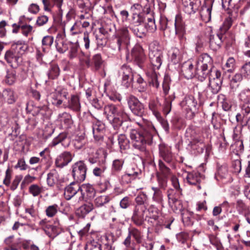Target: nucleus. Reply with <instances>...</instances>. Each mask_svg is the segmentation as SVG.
Wrapping results in <instances>:
<instances>
[{"mask_svg":"<svg viewBox=\"0 0 250 250\" xmlns=\"http://www.w3.org/2000/svg\"><path fill=\"white\" fill-rule=\"evenodd\" d=\"M232 22L231 18L228 17L226 18L222 26L220 27L221 33L222 34L226 33L231 26Z\"/></svg>","mask_w":250,"mask_h":250,"instance_id":"5fc2aeb1","label":"nucleus"},{"mask_svg":"<svg viewBox=\"0 0 250 250\" xmlns=\"http://www.w3.org/2000/svg\"><path fill=\"white\" fill-rule=\"evenodd\" d=\"M73 178L77 182H82L85 178L86 167L82 161L75 163L72 167Z\"/></svg>","mask_w":250,"mask_h":250,"instance_id":"0eeeda50","label":"nucleus"},{"mask_svg":"<svg viewBox=\"0 0 250 250\" xmlns=\"http://www.w3.org/2000/svg\"><path fill=\"white\" fill-rule=\"evenodd\" d=\"M16 79V71L13 69L7 70L4 79L5 83L9 85H13L15 83Z\"/></svg>","mask_w":250,"mask_h":250,"instance_id":"a19ab883","label":"nucleus"},{"mask_svg":"<svg viewBox=\"0 0 250 250\" xmlns=\"http://www.w3.org/2000/svg\"><path fill=\"white\" fill-rule=\"evenodd\" d=\"M185 181L190 185L196 186L198 189L201 188L205 177L198 172H185Z\"/></svg>","mask_w":250,"mask_h":250,"instance_id":"9d476101","label":"nucleus"},{"mask_svg":"<svg viewBox=\"0 0 250 250\" xmlns=\"http://www.w3.org/2000/svg\"><path fill=\"white\" fill-rule=\"evenodd\" d=\"M220 71L214 70L212 73L208 74L207 77L209 78L208 87L213 94H217L221 89L222 80Z\"/></svg>","mask_w":250,"mask_h":250,"instance_id":"423d86ee","label":"nucleus"},{"mask_svg":"<svg viewBox=\"0 0 250 250\" xmlns=\"http://www.w3.org/2000/svg\"><path fill=\"white\" fill-rule=\"evenodd\" d=\"M33 26L29 24L21 26V34L27 37L31 35L33 31Z\"/></svg>","mask_w":250,"mask_h":250,"instance_id":"bf43d9fd","label":"nucleus"},{"mask_svg":"<svg viewBox=\"0 0 250 250\" xmlns=\"http://www.w3.org/2000/svg\"><path fill=\"white\" fill-rule=\"evenodd\" d=\"M58 120L61 123L63 124L66 127H69L72 123L71 115L67 112L59 114L58 117Z\"/></svg>","mask_w":250,"mask_h":250,"instance_id":"58836bf2","label":"nucleus"},{"mask_svg":"<svg viewBox=\"0 0 250 250\" xmlns=\"http://www.w3.org/2000/svg\"><path fill=\"white\" fill-rule=\"evenodd\" d=\"M124 164V160L122 159L114 160L112 163V170L117 172L121 171Z\"/></svg>","mask_w":250,"mask_h":250,"instance_id":"603ef678","label":"nucleus"},{"mask_svg":"<svg viewBox=\"0 0 250 250\" xmlns=\"http://www.w3.org/2000/svg\"><path fill=\"white\" fill-rule=\"evenodd\" d=\"M159 160L166 162L167 164L171 163L173 160V155L171 152V147L164 144H161L159 146Z\"/></svg>","mask_w":250,"mask_h":250,"instance_id":"4468645a","label":"nucleus"},{"mask_svg":"<svg viewBox=\"0 0 250 250\" xmlns=\"http://www.w3.org/2000/svg\"><path fill=\"white\" fill-rule=\"evenodd\" d=\"M4 60L13 68H17L22 62V58L20 57L10 49L5 52Z\"/></svg>","mask_w":250,"mask_h":250,"instance_id":"2eb2a0df","label":"nucleus"},{"mask_svg":"<svg viewBox=\"0 0 250 250\" xmlns=\"http://www.w3.org/2000/svg\"><path fill=\"white\" fill-rule=\"evenodd\" d=\"M133 23L134 26L144 25L142 23L144 22V17L137 13H134L132 16Z\"/></svg>","mask_w":250,"mask_h":250,"instance_id":"4d7b16f0","label":"nucleus"},{"mask_svg":"<svg viewBox=\"0 0 250 250\" xmlns=\"http://www.w3.org/2000/svg\"><path fill=\"white\" fill-rule=\"evenodd\" d=\"M68 107L74 111H80L81 104L78 96L76 95L71 96L70 100L68 102Z\"/></svg>","mask_w":250,"mask_h":250,"instance_id":"473e14b6","label":"nucleus"},{"mask_svg":"<svg viewBox=\"0 0 250 250\" xmlns=\"http://www.w3.org/2000/svg\"><path fill=\"white\" fill-rule=\"evenodd\" d=\"M14 236L11 235L6 238L4 241L5 244L8 246L15 247L17 248L19 241L14 240Z\"/></svg>","mask_w":250,"mask_h":250,"instance_id":"052dcab7","label":"nucleus"},{"mask_svg":"<svg viewBox=\"0 0 250 250\" xmlns=\"http://www.w3.org/2000/svg\"><path fill=\"white\" fill-rule=\"evenodd\" d=\"M48 19L46 15H40L37 17L36 23L39 26H43L48 22Z\"/></svg>","mask_w":250,"mask_h":250,"instance_id":"680f3d73","label":"nucleus"},{"mask_svg":"<svg viewBox=\"0 0 250 250\" xmlns=\"http://www.w3.org/2000/svg\"><path fill=\"white\" fill-rule=\"evenodd\" d=\"M148 55L153 70L159 69L163 61V54L162 48L157 41L150 43Z\"/></svg>","mask_w":250,"mask_h":250,"instance_id":"20e7f679","label":"nucleus"},{"mask_svg":"<svg viewBox=\"0 0 250 250\" xmlns=\"http://www.w3.org/2000/svg\"><path fill=\"white\" fill-rule=\"evenodd\" d=\"M239 99L241 101V108L244 115L250 113V90H242L239 94Z\"/></svg>","mask_w":250,"mask_h":250,"instance_id":"f8f14e48","label":"nucleus"},{"mask_svg":"<svg viewBox=\"0 0 250 250\" xmlns=\"http://www.w3.org/2000/svg\"><path fill=\"white\" fill-rule=\"evenodd\" d=\"M132 31L137 37L141 38L145 36L146 29L145 25L134 26L132 28Z\"/></svg>","mask_w":250,"mask_h":250,"instance_id":"09e8293b","label":"nucleus"},{"mask_svg":"<svg viewBox=\"0 0 250 250\" xmlns=\"http://www.w3.org/2000/svg\"><path fill=\"white\" fill-rule=\"evenodd\" d=\"M130 56L131 59L142 67L146 58L142 47L139 45H135L131 50Z\"/></svg>","mask_w":250,"mask_h":250,"instance_id":"9b49d317","label":"nucleus"},{"mask_svg":"<svg viewBox=\"0 0 250 250\" xmlns=\"http://www.w3.org/2000/svg\"><path fill=\"white\" fill-rule=\"evenodd\" d=\"M70 45V50L69 56L70 58L72 59L77 56L79 45L76 43H71Z\"/></svg>","mask_w":250,"mask_h":250,"instance_id":"338daca9","label":"nucleus"},{"mask_svg":"<svg viewBox=\"0 0 250 250\" xmlns=\"http://www.w3.org/2000/svg\"><path fill=\"white\" fill-rule=\"evenodd\" d=\"M147 208L143 207L135 206L133 210L131 221L136 226H141L144 222L145 213Z\"/></svg>","mask_w":250,"mask_h":250,"instance_id":"ddd939ff","label":"nucleus"},{"mask_svg":"<svg viewBox=\"0 0 250 250\" xmlns=\"http://www.w3.org/2000/svg\"><path fill=\"white\" fill-rule=\"evenodd\" d=\"M58 206L56 204L48 206L45 209L46 215L48 217H54L58 212Z\"/></svg>","mask_w":250,"mask_h":250,"instance_id":"3c124183","label":"nucleus"},{"mask_svg":"<svg viewBox=\"0 0 250 250\" xmlns=\"http://www.w3.org/2000/svg\"><path fill=\"white\" fill-rule=\"evenodd\" d=\"M73 156L68 151H64L59 155L55 160V165L58 167L62 168L71 162Z\"/></svg>","mask_w":250,"mask_h":250,"instance_id":"a211bd4d","label":"nucleus"},{"mask_svg":"<svg viewBox=\"0 0 250 250\" xmlns=\"http://www.w3.org/2000/svg\"><path fill=\"white\" fill-rule=\"evenodd\" d=\"M92 130L95 140H101L104 136V125L100 123H96L93 125Z\"/></svg>","mask_w":250,"mask_h":250,"instance_id":"c85d7f7f","label":"nucleus"},{"mask_svg":"<svg viewBox=\"0 0 250 250\" xmlns=\"http://www.w3.org/2000/svg\"><path fill=\"white\" fill-rule=\"evenodd\" d=\"M59 174L55 169H51L47 174V183L49 186H54L58 182Z\"/></svg>","mask_w":250,"mask_h":250,"instance_id":"e433bc0d","label":"nucleus"},{"mask_svg":"<svg viewBox=\"0 0 250 250\" xmlns=\"http://www.w3.org/2000/svg\"><path fill=\"white\" fill-rule=\"evenodd\" d=\"M242 79L243 77L242 74L240 73H236L232 77L230 82V86L233 91H235L236 90Z\"/></svg>","mask_w":250,"mask_h":250,"instance_id":"37998d69","label":"nucleus"},{"mask_svg":"<svg viewBox=\"0 0 250 250\" xmlns=\"http://www.w3.org/2000/svg\"><path fill=\"white\" fill-rule=\"evenodd\" d=\"M28 45L24 41H18L13 42L10 49L21 58L22 56L27 51Z\"/></svg>","mask_w":250,"mask_h":250,"instance_id":"4be33fe9","label":"nucleus"},{"mask_svg":"<svg viewBox=\"0 0 250 250\" xmlns=\"http://www.w3.org/2000/svg\"><path fill=\"white\" fill-rule=\"evenodd\" d=\"M60 73V70L58 65L56 64L53 63L50 64L47 75L49 79L54 80L58 77Z\"/></svg>","mask_w":250,"mask_h":250,"instance_id":"4c0bfd02","label":"nucleus"},{"mask_svg":"<svg viewBox=\"0 0 250 250\" xmlns=\"http://www.w3.org/2000/svg\"><path fill=\"white\" fill-rule=\"evenodd\" d=\"M2 96L3 99L9 104L14 103L16 100V96L13 90L9 88L3 90Z\"/></svg>","mask_w":250,"mask_h":250,"instance_id":"f704fd0d","label":"nucleus"},{"mask_svg":"<svg viewBox=\"0 0 250 250\" xmlns=\"http://www.w3.org/2000/svg\"><path fill=\"white\" fill-rule=\"evenodd\" d=\"M56 48L59 52L62 53L68 50V46L67 44L63 42V41H60V42H57Z\"/></svg>","mask_w":250,"mask_h":250,"instance_id":"69168bd1","label":"nucleus"},{"mask_svg":"<svg viewBox=\"0 0 250 250\" xmlns=\"http://www.w3.org/2000/svg\"><path fill=\"white\" fill-rule=\"evenodd\" d=\"M94 205L92 203L87 202L79 207L76 210V214L80 217L83 218L86 215L93 210Z\"/></svg>","mask_w":250,"mask_h":250,"instance_id":"bb28decb","label":"nucleus"},{"mask_svg":"<svg viewBox=\"0 0 250 250\" xmlns=\"http://www.w3.org/2000/svg\"><path fill=\"white\" fill-rule=\"evenodd\" d=\"M174 25L176 34L182 42L185 41L186 40V38L184 37V33L185 32V24L180 15H177L176 16Z\"/></svg>","mask_w":250,"mask_h":250,"instance_id":"aec40b11","label":"nucleus"},{"mask_svg":"<svg viewBox=\"0 0 250 250\" xmlns=\"http://www.w3.org/2000/svg\"><path fill=\"white\" fill-rule=\"evenodd\" d=\"M236 208L240 213L245 214L249 211L247 206L242 200H238L236 204Z\"/></svg>","mask_w":250,"mask_h":250,"instance_id":"13d9d810","label":"nucleus"},{"mask_svg":"<svg viewBox=\"0 0 250 250\" xmlns=\"http://www.w3.org/2000/svg\"><path fill=\"white\" fill-rule=\"evenodd\" d=\"M125 173L135 180L141 174V172L136 166H131L127 168Z\"/></svg>","mask_w":250,"mask_h":250,"instance_id":"79ce46f5","label":"nucleus"},{"mask_svg":"<svg viewBox=\"0 0 250 250\" xmlns=\"http://www.w3.org/2000/svg\"><path fill=\"white\" fill-rule=\"evenodd\" d=\"M160 105L161 104L158 99L151 100L148 104L149 109L152 111L157 119L161 118V115L159 111Z\"/></svg>","mask_w":250,"mask_h":250,"instance_id":"2f4dec72","label":"nucleus"},{"mask_svg":"<svg viewBox=\"0 0 250 250\" xmlns=\"http://www.w3.org/2000/svg\"><path fill=\"white\" fill-rule=\"evenodd\" d=\"M104 114L114 127L121 125L128 119V115L120 108L113 104H108L104 107Z\"/></svg>","mask_w":250,"mask_h":250,"instance_id":"f03ea898","label":"nucleus"},{"mask_svg":"<svg viewBox=\"0 0 250 250\" xmlns=\"http://www.w3.org/2000/svg\"><path fill=\"white\" fill-rule=\"evenodd\" d=\"M116 38L119 50L123 48H128L130 43V37L127 27H123L119 29L117 32Z\"/></svg>","mask_w":250,"mask_h":250,"instance_id":"39448f33","label":"nucleus"},{"mask_svg":"<svg viewBox=\"0 0 250 250\" xmlns=\"http://www.w3.org/2000/svg\"><path fill=\"white\" fill-rule=\"evenodd\" d=\"M235 61L234 59L232 57H230L227 60V62L223 66V69L228 72H232L235 68Z\"/></svg>","mask_w":250,"mask_h":250,"instance_id":"de8ad7c7","label":"nucleus"},{"mask_svg":"<svg viewBox=\"0 0 250 250\" xmlns=\"http://www.w3.org/2000/svg\"><path fill=\"white\" fill-rule=\"evenodd\" d=\"M212 5V0H207L202 7L200 11L201 18L205 23L209 22L211 20Z\"/></svg>","mask_w":250,"mask_h":250,"instance_id":"412c9836","label":"nucleus"},{"mask_svg":"<svg viewBox=\"0 0 250 250\" xmlns=\"http://www.w3.org/2000/svg\"><path fill=\"white\" fill-rule=\"evenodd\" d=\"M159 169L162 175H157L159 186L161 188H165L167 185V178L171 175V170L161 160L158 162Z\"/></svg>","mask_w":250,"mask_h":250,"instance_id":"6e6552de","label":"nucleus"},{"mask_svg":"<svg viewBox=\"0 0 250 250\" xmlns=\"http://www.w3.org/2000/svg\"><path fill=\"white\" fill-rule=\"evenodd\" d=\"M68 93L65 89L56 90L52 97V103L53 104L59 106L62 104L63 100L67 99Z\"/></svg>","mask_w":250,"mask_h":250,"instance_id":"5701e85b","label":"nucleus"},{"mask_svg":"<svg viewBox=\"0 0 250 250\" xmlns=\"http://www.w3.org/2000/svg\"><path fill=\"white\" fill-rule=\"evenodd\" d=\"M223 34L220 33L216 36H211L209 41V46L213 50H217L220 46L222 42Z\"/></svg>","mask_w":250,"mask_h":250,"instance_id":"c756f323","label":"nucleus"},{"mask_svg":"<svg viewBox=\"0 0 250 250\" xmlns=\"http://www.w3.org/2000/svg\"><path fill=\"white\" fill-rule=\"evenodd\" d=\"M66 138L65 133H60L57 137L54 138L52 142V145L55 146L60 143H62Z\"/></svg>","mask_w":250,"mask_h":250,"instance_id":"774afa93","label":"nucleus"},{"mask_svg":"<svg viewBox=\"0 0 250 250\" xmlns=\"http://www.w3.org/2000/svg\"><path fill=\"white\" fill-rule=\"evenodd\" d=\"M42 190V188L37 184H32L29 188V193L34 197L39 196Z\"/></svg>","mask_w":250,"mask_h":250,"instance_id":"8fccbe9b","label":"nucleus"},{"mask_svg":"<svg viewBox=\"0 0 250 250\" xmlns=\"http://www.w3.org/2000/svg\"><path fill=\"white\" fill-rule=\"evenodd\" d=\"M120 73L122 76V84L126 87H128L133 79L131 68L127 65H124L121 68Z\"/></svg>","mask_w":250,"mask_h":250,"instance_id":"dca6fc26","label":"nucleus"},{"mask_svg":"<svg viewBox=\"0 0 250 250\" xmlns=\"http://www.w3.org/2000/svg\"><path fill=\"white\" fill-rule=\"evenodd\" d=\"M182 3L188 14L194 13L198 9L199 0H182Z\"/></svg>","mask_w":250,"mask_h":250,"instance_id":"393cba45","label":"nucleus"},{"mask_svg":"<svg viewBox=\"0 0 250 250\" xmlns=\"http://www.w3.org/2000/svg\"><path fill=\"white\" fill-rule=\"evenodd\" d=\"M135 206L143 207L147 208L148 201L147 196L144 193H139L135 198Z\"/></svg>","mask_w":250,"mask_h":250,"instance_id":"c9c22d12","label":"nucleus"},{"mask_svg":"<svg viewBox=\"0 0 250 250\" xmlns=\"http://www.w3.org/2000/svg\"><path fill=\"white\" fill-rule=\"evenodd\" d=\"M195 74H196V69L194 70L192 63L188 64V68L185 70L186 77L188 79L191 78Z\"/></svg>","mask_w":250,"mask_h":250,"instance_id":"0e129e2a","label":"nucleus"},{"mask_svg":"<svg viewBox=\"0 0 250 250\" xmlns=\"http://www.w3.org/2000/svg\"><path fill=\"white\" fill-rule=\"evenodd\" d=\"M118 143L120 151L123 153L124 151L128 149L130 147V142L127 137L124 134H120L118 136Z\"/></svg>","mask_w":250,"mask_h":250,"instance_id":"7c9ffc66","label":"nucleus"},{"mask_svg":"<svg viewBox=\"0 0 250 250\" xmlns=\"http://www.w3.org/2000/svg\"><path fill=\"white\" fill-rule=\"evenodd\" d=\"M127 104L132 112L137 116H141L144 112L143 104L134 96L127 98Z\"/></svg>","mask_w":250,"mask_h":250,"instance_id":"1a4fd4ad","label":"nucleus"},{"mask_svg":"<svg viewBox=\"0 0 250 250\" xmlns=\"http://www.w3.org/2000/svg\"><path fill=\"white\" fill-rule=\"evenodd\" d=\"M146 75L148 78L149 84L155 88H158L159 86L158 74L155 72V70H151L146 73Z\"/></svg>","mask_w":250,"mask_h":250,"instance_id":"72a5a7b5","label":"nucleus"},{"mask_svg":"<svg viewBox=\"0 0 250 250\" xmlns=\"http://www.w3.org/2000/svg\"><path fill=\"white\" fill-rule=\"evenodd\" d=\"M43 229L46 234L50 237H54L59 233L58 228L56 226L50 225H46Z\"/></svg>","mask_w":250,"mask_h":250,"instance_id":"c03bdc74","label":"nucleus"},{"mask_svg":"<svg viewBox=\"0 0 250 250\" xmlns=\"http://www.w3.org/2000/svg\"><path fill=\"white\" fill-rule=\"evenodd\" d=\"M152 189L154 191V194L152 197L153 201L157 202H160L162 200V194L161 191L158 188L152 187Z\"/></svg>","mask_w":250,"mask_h":250,"instance_id":"6e6d98bb","label":"nucleus"},{"mask_svg":"<svg viewBox=\"0 0 250 250\" xmlns=\"http://www.w3.org/2000/svg\"><path fill=\"white\" fill-rule=\"evenodd\" d=\"M197 104V101L194 97L191 95L186 96L181 103L182 107L188 109L190 110L196 109Z\"/></svg>","mask_w":250,"mask_h":250,"instance_id":"cd10ccee","label":"nucleus"},{"mask_svg":"<svg viewBox=\"0 0 250 250\" xmlns=\"http://www.w3.org/2000/svg\"><path fill=\"white\" fill-rule=\"evenodd\" d=\"M124 223L116 218L112 219V222L110 224V228L112 233L117 238L119 237L122 233V228Z\"/></svg>","mask_w":250,"mask_h":250,"instance_id":"b1692460","label":"nucleus"},{"mask_svg":"<svg viewBox=\"0 0 250 250\" xmlns=\"http://www.w3.org/2000/svg\"><path fill=\"white\" fill-rule=\"evenodd\" d=\"M81 187L78 183L72 182L65 187L64 197L67 200H70L75 195L81 194Z\"/></svg>","mask_w":250,"mask_h":250,"instance_id":"f3484780","label":"nucleus"},{"mask_svg":"<svg viewBox=\"0 0 250 250\" xmlns=\"http://www.w3.org/2000/svg\"><path fill=\"white\" fill-rule=\"evenodd\" d=\"M217 70L213 65L212 58L206 53L199 56L196 62V72L201 81H204L211 73Z\"/></svg>","mask_w":250,"mask_h":250,"instance_id":"7ed1b4c3","label":"nucleus"},{"mask_svg":"<svg viewBox=\"0 0 250 250\" xmlns=\"http://www.w3.org/2000/svg\"><path fill=\"white\" fill-rule=\"evenodd\" d=\"M94 188L89 186H83L81 187L80 196L79 197L78 202L82 201L86 198H90L95 195Z\"/></svg>","mask_w":250,"mask_h":250,"instance_id":"a878e982","label":"nucleus"},{"mask_svg":"<svg viewBox=\"0 0 250 250\" xmlns=\"http://www.w3.org/2000/svg\"><path fill=\"white\" fill-rule=\"evenodd\" d=\"M110 199L107 195H101L97 197L94 200V204L97 207H101L107 204Z\"/></svg>","mask_w":250,"mask_h":250,"instance_id":"a18cd8bd","label":"nucleus"},{"mask_svg":"<svg viewBox=\"0 0 250 250\" xmlns=\"http://www.w3.org/2000/svg\"><path fill=\"white\" fill-rule=\"evenodd\" d=\"M147 21V28H148V29L151 31H155L157 28L153 16H151L150 17H148Z\"/></svg>","mask_w":250,"mask_h":250,"instance_id":"e2e57ef3","label":"nucleus"},{"mask_svg":"<svg viewBox=\"0 0 250 250\" xmlns=\"http://www.w3.org/2000/svg\"><path fill=\"white\" fill-rule=\"evenodd\" d=\"M137 80L136 83L137 84V89L139 92H144L146 90L147 84L146 82L144 81L143 78L139 75L136 76Z\"/></svg>","mask_w":250,"mask_h":250,"instance_id":"49530a36","label":"nucleus"},{"mask_svg":"<svg viewBox=\"0 0 250 250\" xmlns=\"http://www.w3.org/2000/svg\"><path fill=\"white\" fill-rule=\"evenodd\" d=\"M138 130L131 129L129 131V137L133 147L141 151H144L146 145H150L156 129L151 122L145 121L139 124Z\"/></svg>","mask_w":250,"mask_h":250,"instance_id":"f257e3e1","label":"nucleus"},{"mask_svg":"<svg viewBox=\"0 0 250 250\" xmlns=\"http://www.w3.org/2000/svg\"><path fill=\"white\" fill-rule=\"evenodd\" d=\"M189 131H190V132L187 131L186 132V136L187 137H188L189 134L190 135V139H189V145H190L194 149L196 148L194 147V146L196 145L198 147L203 148L205 146L203 138L199 135L196 134L194 131L190 130H189Z\"/></svg>","mask_w":250,"mask_h":250,"instance_id":"6ab92c4d","label":"nucleus"},{"mask_svg":"<svg viewBox=\"0 0 250 250\" xmlns=\"http://www.w3.org/2000/svg\"><path fill=\"white\" fill-rule=\"evenodd\" d=\"M128 234L135 239L136 243L140 244L142 242L143 235L142 233L138 229L131 227L128 229Z\"/></svg>","mask_w":250,"mask_h":250,"instance_id":"ea45409f","label":"nucleus"},{"mask_svg":"<svg viewBox=\"0 0 250 250\" xmlns=\"http://www.w3.org/2000/svg\"><path fill=\"white\" fill-rule=\"evenodd\" d=\"M92 62L94 64L96 70H98L101 67L103 61L100 54L94 55L92 57Z\"/></svg>","mask_w":250,"mask_h":250,"instance_id":"864d4df0","label":"nucleus"}]
</instances>
